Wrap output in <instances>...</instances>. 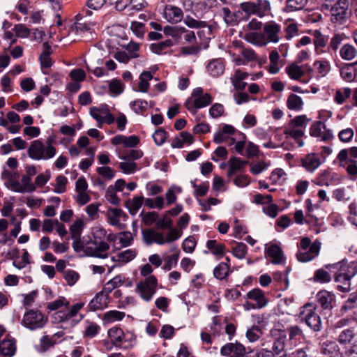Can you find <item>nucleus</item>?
<instances>
[{"instance_id": "nucleus-7", "label": "nucleus", "mask_w": 357, "mask_h": 357, "mask_svg": "<svg viewBox=\"0 0 357 357\" xmlns=\"http://www.w3.org/2000/svg\"><path fill=\"white\" fill-rule=\"evenodd\" d=\"M357 273V266L352 264L349 266L347 273H341L335 277L337 288L342 292H348L351 289V280Z\"/></svg>"}, {"instance_id": "nucleus-60", "label": "nucleus", "mask_w": 357, "mask_h": 357, "mask_svg": "<svg viewBox=\"0 0 357 357\" xmlns=\"http://www.w3.org/2000/svg\"><path fill=\"white\" fill-rule=\"evenodd\" d=\"M314 66L317 68L318 73L324 77L331 70V66L327 61H316Z\"/></svg>"}, {"instance_id": "nucleus-25", "label": "nucleus", "mask_w": 357, "mask_h": 357, "mask_svg": "<svg viewBox=\"0 0 357 357\" xmlns=\"http://www.w3.org/2000/svg\"><path fill=\"white\" fill-rule=\"evenodd\" d=\"M245 40L248 43L257 45L264 46L268 44V40L263 33L257 32L247 33L244 37Z\"/></svg>"}, {"instance_id": "nucleus-12", "label": "nucleus", "mask_w": 357, "mask_h": 357, "mask_svg": "<svg viewBox=\"0 0 357 357\" xmlns=\"http://www.w3.org/2000/svg\"><path fill=\"white\" fill-rule=\"evenodd\" d=\"M264 36L269 42L276 43L280 40V26L274 21L268 22L264 26Z\"/></svg>"}, {"instance_id": "nucleus-10", "label": "nucleus", "mask_w": 357, "mask_h": 357, "mask_svg": "<svg viewBox=\"0 0 357 357\" xmlns=\"http://www.w3.org/2000/svg\"><path fill=\"white\" fill-rule=\"evenodd\" d=\"M212 101V96L209 93H204V96H201L193 100L188 98L185 103V106L189 111L195 113L197 109L206 107L209 105Z\"/></svg>"}, {"instance_id": "nucleus-40", "label": "nucleus", "mask_w": 357, "mask_h": 357, "mask_svg": "<svg viewBox=\"0 0 357 357\" xmlns=\"http://www.w3.org/2000/svg\"><path fill=\"white\" fill-rule=\"evenodd\" d=\"M130 106L136 114H142L147 110L149 102L146 100L138 99L132 101Z\"/></svg>"}, {"instance_id": "nucleus-32", "label": "nucleus", "mask_w": 357, "mask_h": 357, "mask_svg": "<svg viewBox=\"0 0 357 357\" xmlns=\"http://www.w3.org/2000/svg\"><path fill=\"white\" fill-rule=\"evenodd\" d=\"M284 134L287 137L289 136L292 137L298 144L299 146H303L304 144L301 137L304 135V132L302 130L296 129L295 127H290L289 126L284 130Z\"/></svg>"}, {"instance_id": "nucleus-13", "label": "nucleus", "mask_w": 357, "mask_h": 357, "mask_svg": "<svg viewBox=\"0 0 357 357\" xmlns=\"http://www.w3.org/2000/svg\"><path fill=\"white\" fill-rule=\"evenodd\" d=\"M220 352L227 357H244L245 349L239 343H228L222 347Z\"/></svg>"}, {"instance_id": "nucleus-5", "label": "nucleus", "mask_w": 357, "mask_h": 357, "mask_svg": "<svg viewBox=\"0 0 357 357\" xmlns=\"http://www.w3.org/2000/svg\"><path fill=\"white\" fill-rule=\"evenodd\" d=\"M157 285L156 278L154 275H149L137 284L136 290L143 300L150 301L156 292Z\"/></svg>"}, {"instance_id": "nucleus-19", "label": "nucleus", "mask_w": 357, "mask_h": 357, "mask_svg": "<svg viewBox=\"0 0 357 357\" xmlns=\"http://www.w3.org/2000/svg\"><path fill=\"white\" fill-rule=\"evenodd\" d=\"M321 353L326 357H342L339 346L333 341H326L321 345Z\"/></svg>"}, {"instance_id": "nucleus-8", "label": "nucleus", "mask_w": 357, "mask_h": 357, "mask_svg": "<svg viewBox=\"0 0 357 357\" xmlns=\"http://www.w3.org/2000/svg\"><path fill=\"white\" fill-rule=\"evenodd\" d=\"M109 248V245L104 241H91L85 247L84 252L87 256L105 259L108 257Z\"/></svg>"}, {"instance_id": "nucleus-2", "label": "nucleus", "mask_w": 357, "mask_h": 357, "mask_svg": "<svg viewBox=\"0 0 357 357\" xmlns=\"http://www.w3.org/2000/svg\"><path fill=\"white\" fill-rule=\"evenodd\" d=\"M300 317L306 325L315 332L322 328L321 319L317 312V305L313 303H307L302 307Z\"/></svg>"}, {"instance_id": "nucleus-62", "label": "nucleus", "mask_w": 357, "mask_h": 357, "mask_svg": "<svg viewBox=\"0 0 357 357\" xmlns=\"http://www.w3.org/2000/svg\"><path fill=\"white\" fill-rule=\"evenodd\" d=\"M261 331L259 326H254L248 329L246 333V337L251 342L257 341L261 336Z\"/></svg>"}, {"instance_id": "nucleus-18", "label": "nucleus", "mask_w": 357, "mask_h": 357, "mask_svg": "<svg viewBox=\"0 0 357 357\" xmlns=\"http://www.w3.org/2000/svg\"><path fill=\"white\" fill-rule=\"evenodd\" d=\"M17 350L16 342L13 338H6L0 342V356L12 357Z\"/></svg>"}, {"instance_id": "nucleus-58", "label": "nucleus", "mask_w": 357, "mask_h": 357, "mask_svg": "<svg viewBox=\"0 0 357 357\" xmlns=\"http://www.w3.org/2000/svg\"><path fill=\"white\" fill-rule=\"evenodd\" d=\"M325 129V125L321 121H316L312 124L310 129V134L312 137H320Z\"/></svg>"}, {"instance_id": "nucleus-45", "label": "nucleus", "mask_w": 357, "mask_h": 357, "mask_svg": "<svg viewBox=\"0 0 357 357\" xmlns=\"http://www.w3.org/2000/svg\"><path fill=\"white\" fill-rule=\"evenodd\" d=\"M248 163V161L236 157H231L228 162L229 167L235 172L243 170Z\"/></svg>"}, {"instance_id": "nucleus-1", "label": "nucleus", "mask_w": 357, "mask_h": 357, "mask_svg": "<svg viewBox=\"0 0 357 357\" xmlns=\"http://www.w3.org/2000/svg\"><path fill=\"white\" fill-rule=\"evenodd\" d=\"M335 162L344 168L350 176L357 177V146L340 150Z\"/></svg>"}, {"instance_id": "nucleus-15", "label": "nucleus", "mask_w": 357, "mask_h": 357, "mask_svg": "<svg viewBox=\"0 0 357 357\" xmlns=\"http://www.w3.org/2000/svg\"><path fill=\"white\" fill-rule=\"evenodd\" d=\"M127 217L126 214L119 208H109L107 213V222L109 225L116 227L119 229L126 227L124 224L120 222L121 218Z\"/></svg>"}, {"instance_id": "nucleus-30", "label": "nucleus", "mask_w": 357, "mask_h": 357, "mask_svg": "<svg viewBox=\"0 0 357 357\" xmlns=\"http://www.w3.org/2000/svg\"><path fill=\"white\" fill-rule=\"evenodd\" d=\"M303 102L302 98L294 93H291L287 100V106L291 110L299 111L303 108Z\"/></svg>"}, {"instance_id": "nucleus-16", "label": "nucleus", "mask_w": 357, "mask_h": 357, "mask_svg": "<svg viewBox=\"0 0 357 357\" xmlns=\"http://www.w3.org/2000/svg\"><path fill=\"white\" fill-rule=\"evenodd\" d=\"M142 238L146 245L153 243H157L158 245L165 244L163 233L156 231L153 229L142 230Z\"/></svg>"}, {"instance_id": "nucleus-21", "label": "nucleus", "mask_w": 357, "mask_h": 357, "mask_svg": "<svg viewBox=\"0 0 357 357\" xmlns=\"http://www.w3.org/2000/svg\"><path fill=\"white\" fill-rule=\"evenodd\" d=\"M108 296L103 291L98 293L90 301L89 307L93 311L102 310L107 306Z\"/></svg>"}, {"instance_id": "nucleus-4", "label": "nucleus", "mask_w": 357, "mask_h": 357, "mask_svg": "<svg viewBox=\"0 0 357 357\" xmlns=\"http://www.w3.org/2000/svg\"><path fill=\"white\" fill-rule=\"evenodd\" d=\"M239 7L245 14L257 15L259 17L266 15L271 10V3L268 0L245 1L241 3Z\"/></svg>"}, {"instance_id": "nucleus-63", "label": "nucleus", "mask_w": 357, "mask_h": 357, "mask_svg": "<svg viewBox=\"0 0 357 357\" xmlns=\"http://www.w3.org/2000/svg\"><path fill=\"white\" fill-rule=\"evenodd\" d=\"M141 215H142V221L147 226H150L154 222L157 223L159 217L158 213L155 211L147 212L144 214L142 213Z\"/></svg>"}, {"instance_id": "nucleus-42", "label": "nucleus", "mask_w": 357, "mask_h": 357, "mask_svg": "<svg viewBox=\"0 0 357 357\" xmlns=\"http://www.w3.org/2000/svg\"><path fill=\"white\" fill-rule=\"evenodd\" d=\"M108 335L111 340L115 344H120L123 341V332L119 328H112L108 331Z\"/></svg>"}, {"instance_id": "nucleus-9", "label": "nucleus", "mask_w": 357, "mask_h": 357, "mask_svg": "<svg viewBox=\"0 0 357 357\" xmlns=\"http://www.w3.org/2000/svg\"><path fill=\"white\" fill-rule=\"evenodd\" d=\"M349 0H337L332 7L331 12L334 21H341L347 18L349 15Z\"/></svg>"}, {"instance_id": "nucleus-22", "label": "nucleus", "mask_w": 357, "mask_h": 357, "mask_svg": "<svg viewBox=\"0 0 357 357\" xmlns=\"http://www.w3.org/2000/svg\"><path fill=\"white\" fill-rule=\"evenodd\" d=\"M207 71L208 73L217 77L222 75L225 71V63L222 59H215L211 60L207 65Z\"/></svg>"}, {"instance_id": "nucleus-31", "label": "nucleus", "mask_w": 357, "mask_h": 357, "mask_svg": "<svg viewBox=\"0 0 357 357\" xmlns=\"http://www.w3.org/2000/svg\"><path fill=\"white\" fill-rule=\"evenodd\" d=\"M340 54L342 59L351 61L356 56L357 50L350 44H345L341 47Z\"/></svg>"}, {"instance_id": "nucleus-48", "label": "nucleus", "mask_w": 357, "mask_h": 357, "mask_svg": "<svg viewBox=\"0 0 357 357\" xmlns=\"http://www.w3.org/2000/svg\"><path fill=\"white\" fill-rule=\"evenodd\" d=\"M286 179V174L282 169H276L271 173L270 180L274 184H281Z\"/></svg>"}, {"instance_id": "nucleus-55", "label": "nucleus", "mask_w": 357, "mask_h": 357, "mask_svg": "<svg viewBox=\"0 0 357 357\" xmlns=\"http://www.w3.org/2000/svg\"><path fill=\"white\" fill-rule=\"evenodd\" d=\"M93 240L91 241H100L107 236V231L100 226H96L92 228Z\"/></svg>"}, {"instance_id": "nucleus-35", "label": "nucleus", "mask_w": 357, "mask_h": 357, "mask_svg": "<svg viewBox=\"0 0 357 357\" xmlns=\"http://www.w3.org/2000/svg\"><path fill=\"white\" fill-rule=\"evenodd\" d=\"M206 247L213 255L217 256L222 257L225 252V245L221 243H218L215 240L208 241Z\"/></svg>"}, {"instance_id": "nucleus-3", "label": "nucleus", "mask_w": 357, "mask_h": 357, "mask_svg": "<svg viewBox=\"0 0 357 357\" xmlns=\"http://www.w3.org/2000/svg\"><path fill=\"white\" fill-rule=\"evenodd\" d=\"M56 149L49 144L47 146L40 140H34L31 142L28 149V154L32 159L48 160L56 155Z\"/></svg>"}, {"instance_id": "nucleus-38", "label": "nucleus", "mask_w": 357, "mask_h": 357, "mask_svg": "<svg viewBox=\"0 0 357 357\" xmlns=\"http://www.w3.org/2000/svg\"><path fill=\"white\" fill-rule=\"evenodd\" d=\"M314 44L318 54L323 52L322 48L326 46L327 38L319 31H314Z\"/></svg>"}, {"instance_id": "nucleus-43", "label": "nucleus", "mask_w": 357, "mask_h": 357, "mask_svg": "<svg viewBox=\"0 0 357 357\" xmlns=\"http://www.w3.org/2000/svg\"><path fill=\"white\" fill-rule=\"evenodd\" d=\"M354 337V330L352 328H346L340 332L337 340L340 344H348L351 342Z\"/></svg>"}, {"instance_id": "nucleus-51", "label": "nucleus", "mask_w": 357, "mask_h": 357, "mask_svg": "<svg viewBox=\"0 0 357 357\" xmlns=\"http://www.w3.org/2000/svg\"><path fill=\"white\" fill-rule=\"evenodd\" d=\"M100 329V327L97 324L87 321L84 335L89 337H93L98 334Z\"/></svg>"}, {"instance_id": "nucleus-37", "label": "nucleus", "mask_w": 357, "mask_h": 357, "mask_svg": "<svg viewBox=\"0 0 357 357\" xmlns=\"http://www.w3.org/2000/svg\"><path fill=\"white\" fill-rule=\"evenodd\" d=\"M173 43L172 40L167 39L165 41L152 43L150 45L151 50L158 54H162L165 50H166L167 48L172 46Z\"/></svg>"}, {"instance_id": "nucleus-57", "label": "nucleus", "mask_w": 357, "mask_h": 357, "mask_svg": "<svg viewBox=\"0 0 357 357\" xmlns=\"http://www.w3.org/2000/svg\"><path fill=\"white\" fill-rule=\"evenodd\" d=\"M107 109H99L97 107H92L90 109V114L91 116L96 119L98 123V127L101 128L102 123L104 122L103 119V112H105Z\"/></svg>"}, {"instance_id": "nucleus-47", "label": "nucleus", "mask_w": 357, "mask_h": 357, "mask_svg": "<svg viewBox=\"0 0 357 357\" xmlns=\"http://www.w3.org/2000/svg\"><path fill=\"white\" fill-rule=\"evenodd\" d=\"M331 280L330 274L323 268L318 269L314 273V281L316 282L326 283L330 282Z\"/></svg>"}, {"instance_id": "nucleus-24", "label": "nucleus", "mask_w": 357, "mask_h": 357, "mask_svg": "<svg viewBox=\"0 0 357 357\" xmlns=\"http://www.w3.org/2000/svg\"><path fill=\"white\" fill-rule=\"evenodd\" d=\"M321 165L319 155L315 153H310L302 159V165L308 171L314 172Z\"/></svg>"}, {"instance_id": "nucleus-33", "label": "nucleus", "mask_w": 357, "mask_h": 357, "mask_svg": "<svg viewBox=\"0 0 357 357\" xmlns=\"http://www.w3.org/2000/svg\"><path fill=\"white\" fill-rule=\"evenodd\" d=\"M143 202L144 197L142 196L135 197L132 199H130L126 202V206L130 214L134 215L143 204Z\"/></svg>"}, {"instance_id": "nucleus-41", "label": "nucleus", "mask_w": 357, "mask_h": 357, "mask_svg": "<svg viewBox=\"0 0 357 357\" xmlns=\"http://www.w3.org/2000/svg\"><path fill=\"white\" fill-rule=\"evenodd\" d=\"M125 317V312L118 310H111L104 314V320L106 322H114L122 320Z\"/></svg>"}, {"instance_id": "nucleus-6", "label": "nucleus", "mask_w": 357, "mask_h": 357, "mask_svg": "<svg viewBox=\"0 0 357 357\" xmlns=\"http://www.w3.org/2000/svg\"><path fill=\"white\" fill-rule=\"evenodd\" d=\"M47 318L39 310H30L24 314L22 323L30 330H36L44 327Z\"/></svg>"}, {"instance_id": "nucleus-53", "label": "nucleus", "mask_w": 357, "mask_h": 357, "mask_svg": "<svg viewBox=\"0 0 357 357\" xmlns=\"http://www.w3.org/2000/svg\"><path fill=\"white\" fill-rule=\"evenodd\" d=\"M182 235V231L174 227H169V231L166 236H164L165 243H172L178 239Z\"/></svg>"}, {"instance_id": "nucleus-54", "label": "nucleus", "mask_w": 357, "mask_h": 357, "mask_svg": "<svg viewBox=\"0 0 357 357\" xmlns=\"http://www.w3.org/2000/svg\"><path fill=\"white\" fill-rule=\"evenodd\" d=\"M119 167L124 174H133L137 169V165L135 162H121Z\"/></svg>"}, {"instance_id": "nucleus-39", "label": "nucleus", "mask_w": 357, "mask_h": 357, "mask_svg": "<svg viewBox=\"0 0 357 357\" xmlns=\"http://www.w3.org/2000/svg\"><path fill=\"white\" fill-rule=\"evenodd\" d=\"M351 94V90L350 88H342L340 89H338L335 92V96L334 97V100L336 103L341 105L342 104L344 100L350 97Z\"/></svg>"}, {"instance_id": "nucleus-64", "label": "nucleus", "mask_w": 357, "mask_h": 357, "mask_svg": "<svg viewBox=\"0 0 357 357\" xmlns=\"http://www.w3.org/2000/svg\"><path fill=\"white\" fill-rule=\"evenodd\" d=\"M68 179L66 177L62 175H59L56 178V186L54 192L56 193H63L66 191V185L67 184Z\"/></svg>"}, {"instance_id": "nucleus-46", "label": "nucleus", "mask_w": 357, "mask_h": 357, "mask_svg": "<svg viewBox=\"0 0 357 357\" xmlns=\"http://www.w3.org/2000/svg\"><path fill=\"white\" fill-rule=\"evenodd\" d=\"M241 55L243 57V61H245L247 64L254 62L255 60H258V55L251 48L243 47L241 51Z\"/></svg>"}, {"instance_id": "nucleus-11", "label": "nucleus", "mask_w": 357, "mask_h": 357, "mask_svg": "<svg viewBox=\"0 0 357 357\" xmlns=\"http://www.w3.org/2000/svg\"><path fill=\"white\" fill-rule=\"evenodd\" d=\"M320 250V243L317 241L312 243L310 249L298 250L296 257L299 261L307 262L318 256Z\"/></svg>"}, {"instance_id": "nucleus-27", "label": "nucleus", "mask_w": 357, "mask_h": 357, "mask_svg": "<svg viewBox=\"0 0 357 357\" xmlns=\"http://www.w3.org/2000/svg\"><path fill=\"white\" fill-rule=\"evenodd\" d=\"M137 255L136 249H128L119 252L116 257L112 258L113 261L128 263L134 259Z\"/></svg>"}, {"instance_id": "nucleus-44", "label": "nucleus", "mask_w": 357, "mask_h": 357, "mask_svg": "<svg viewBox=\"0 0 357 357\" xmlns=\"http://www.w3.org/2000/svg\"><path fill=\"white\" fill-rule=\"evenodd\" d=\"M183 22L190 28L199 29L207 26L206 22L195 20L190 15H186Z\"/></svg>"}, {"instance_id": "nucleus-34", "label": "nucleus", "mask_w": 357, "mask_h": 357, "mask_svg": "<svg viewBox=\"0 0 357 357\" xmlns=\"http://www.w3.org/2000/svg\"><path fill=\"white\" fill-rule=\"evenodd\" d=\"M230 273V267L228 263L222 262L219 264L213 271L214 277L218 280H223Z\"/></svg>"}, {"instance_id": "nucleus-14", "label": "nucleus", "mask_w": 357, "mask_h": 357, "mask_svg": "<svg viewBox=\"0 0 357 357\" xmlns=\"http://www.w3.org/2000/svg\"><path fill=\"white\" fill-rule=\"evenodd\" d=\"M270 334L272 337H275L273 344V351L275 354L278 355L284 351L286 333L278 329H272Z\"/></svg>"}, {"instance_id": "nucleus-17", "label": "nucleus", "mask_w": 357, "mask_h": 357, "mask_svg": "<svg viewBox=\"0 0 357 357\" xmlns=\"http://www.w3.org/2000/svg\"><path fill=\"white\" fill-rule=\"evenodd\" d=\"M164 17L169 22L178 23L182 20L183 13L180 8L167 5L164 9Z\"/></svg>"}, {"instance_id": "nucleus-61", "label": "nucleus", "mask_w": 357, "mask_h": 357, "mask_svg": "<svg viewBox=\"0 0 357 357\" xmlns=\"http://www.w3.org/2000/svg\"><path fill=\"white\" fill-rule=\"evenodd\" d=\"M310 120L307 119V116L305 115H300L296 116L294 119H291L289 123V126L290 127H303L305 128L307 123Z\"/></svg>"}, {"instance_id": "nucleus-56", "label": "nucleus", "mask_w": 357, "mask_h": 357, "mask_svg": "<svg viewBox=\"0 0 357 357\" xmlns=\"http://www.w3.org/2000/svg\"><path fill=\"white\" fill-rule=\"evenodd\" d=\"M63 278L68 285L73 286L79 280V275L73 270H67L63 272Z\"/></svg>"}, {"instance_id": "nucleus-59", "label": "nucleus", "mask_w": 357, "mask_h": 357, "mask_svg": "<svg viewBox=\"0 0 357 357\" xmlns=\"http://www.w3.org/2000/svg\"><path fill=\"white\" fill-rule=\"evenodd\" d=\"M354 135V132L352 128H347L340 130L338 133L339 139L344 142L348 143L351 142Z\"/></svg>"}, {"instance_id": "nucleus-28", "label": "nucleus", "mask_w": 357, "mask_h": 357, "mask_svg": "<svg viewBox=\"0 0 357 357\" xmlns=\"http://www.w3.org/2000/svg\"><path fill=\"white\" fill-rule=\"evenodd\" d=\"M285 71L289 77L294 80H298L305 75V70L302 66L293 63L286 67Z\"/></svg>"}, {"instance_id": "nucleus-26", "label": "nucleus", "mask_w": 357, "mask_h": 357, "mask_svg": "<svg viewBox=\"0 0 357 357\" xmlns=\"http://www.w3.org/2000/svg\"><path fill=\"white\" fill-rule=\"evenodd\" d=\"M267 253L272 259L273 264H281L284 261V257L282 249L277 245H271L268 247Z\"/></svg>"}, {"instance_id": "nucleus-52", "label": "nucleus", "mask_w": 357, "mask_h": 357, "mask_svg": "<svg viewBox=\"0 0 357 357\" xmlns=\"http://www.w3.org/2000/svg\"><path fill=\"white\" fill-rule=\"evenodd\" d=\"M248 251L247 245L243 243H238L232 249V253L238 259H243Z\"/></svg>"}, {"instance_id": "nucleus-23", "label": "nucleus", "mask_w": 357, "mask_h": 357, "mask_svg": "<svg viewBox=\"0 0 357 357\" xmlns=\"http://www.w3.org/2000/svg\"><path fill=\"white\" fill-rule=\"evenodd\" d=\"M318 303L324 310H331L333 308L332 302L334 300V295L328 291H320L317 294Z\"/></svg>"}, {"instance_id": "nucleus-49", "label": "nucleus", "mask_w": 357, "mask_h": 357, "mask_svg": "<svg viewBox=\"0 0 357 357\" xmlns=\"http://www.w3.org/2000/svg\"><path fill=\"white\" fill-rule=\"evenodd\" d=\"M96 172L105 180H112L115 176L114 170L109 167H98Z\"/></svg>"}, {"instance_id": "nucleus-29", "label": "nucleus", "mask_w": 357, "mask_h": 357, "mask_svg": "<svg viewBox=\"0 0 357 357\" xmlns=\"http://www.w3.org/2000/svg\"><path fill=\"white\" fill-rule=\"evenodd\" d=\"M193 142L192 135L187 132H182L180 133V135L176 137L172 142V146L173 148H181L183 146L184 143H187L188 144H192Z\"/></svg>"}, {"instance_id": "nucleus-20", "label": "nucleus", "mask_w": 357, "mask_h": 357, "mask_svg": "<svg viewBox=\"0 0 357 357\" xmlns=\"http://www.w3.org/2000/svg\"><path fill=\"white\" fill-rule=\"evenodd\" d=\"M247 298L256 302L255 304L257 308H262L267 305L268 300L266 298L264 292L259 288L254 289L247 294Z\"/></svg>"}, {"instance_id": "nucleus-50", "label": "nucleus", "mask_w": 357, "mask_h": 357, "mask_svg": "<svg viewBox=\"0 0 357 357\" xmlns=\"http://www.w3.org/2000/svg\"><path fill=\"white\" fill-rule=\"evenodd\" d=\"M83 229V222L81 220H77L70 226V231L72 236V238L77 239L79 238Z\"/></svg>"}, {"instance_id": "nucleus-36", "label": "nucleus", "mask_w": 357, "mask_h": 357, "mask_svg": "<svg viewBox=\"0 0 357 357\" xmlns=\"http://www.w3.org/2000/svg\"><path fill=\"white\" fill-rule=\"evenodd\" d=\"M153 75L149 71H144L139 76V91L147 92L149 89V81L152 79Z\"/></svg>"}]
</instances>
